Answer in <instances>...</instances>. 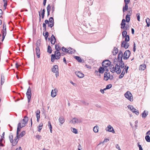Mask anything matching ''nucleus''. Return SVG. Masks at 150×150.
Masks as SVG:
<instances>
[{
  "mask_svg": "<svg viewBox=\"0 0 150 150\" xmlns=\"http://www.w3.org/2000/svg\"><path fill=\"white\" fill-rule=\"evenodd\" d=\"M25 131H23L20 134L18 135H17V138H20L23 137L24 135H25Z\"/></svg>",
  "mask_w": 150,
  "mask_h": 150,
  "instance_id": "nucleus-21",
  "label": "nucleus"
},
{
  "mask_svg": "<svg viewBox=\"0 0 150 150\" xmlns=\"http://www.w3.org/2000/svg\"><path fill=\"white\" fill-rule=\"evenodd\" d=\"M72 129L71 130L72 132L75 134H77L78 133L77 130L75 128H72Z\"/></svg>",
  "mask_w": 150,
  "mask_h": 150,
  "instance_id": "nucleus-42",
  "label": "nucleus"
},
{
  "mask_svg": "<svg viewBox=\"0 0 150 150\" xmlns=\"http://www.w3.org/2000/svg\"><path fill=\"white\" fill-rule=\"evenodd\" d=\"M127 4H125V6L123 7V11L124 12L125 11L127 10L128 9V6Z\"/></svg>",
  "mask_w": 150,
  "mask_h": 150,
  "instance_id": "nucleus-31",
  "label": "nucleus"
},
{
  "mask_svg": "<svg viewBox=\"0 0 150 150\" xmlns=\"http://www.w3.org/2000/svg\"><path fill=\"white\" fill-rule=\"evenodd\" d=\"M41 137V136L39 135H36V137L38 139H40V138Z\"/></svg>",
  "mask_w": 150,
  "mask_h": 150,
  "instance_id": "nucleus-61",
  "label": "nucleus"
},
{
  "mask_svg": "<svg viewBox=\"0 0 150 150\" xmlns=\"http://www.w3.org/2000/svg\"><path fill=\"white\" fill-rule=\"evenodd\" d=\"M146 22L147 23V27H149L150 25L149 24V22L150 21V19L148 18H147L146 19Z\"/></svg>",
  "mask_w": 150,
  "mask_h": 150,
  "instance_id": "nucleus-39",
  "label": "nucleus"
},
{
  "mask_svg": "<svg viewBox=\"0 0 150 150\" xmlns=\"http://www.w3.org/2000/svg\"><path fill=\"white\" fill-rule=\"evenodd\" d=\"M133 112L135 113L137 115H138L139 114V111L137 110H134V112Z\"/></svg>",
  "mask_w": 150,
  "mask_h": 150,
  "instance_id": "nucleus-55",
  "label": "nucleus"
},
{
  "mask_svg": "<svg viewBox=\"0 0 150 150\" xmlns=\"http://www.w3.org/2000/svg\"><path fill=\"white\" fill-rule=\"evenodd\" d=\"M51 7L50 6V4H48L47 6V12H50V11Z\"/></svg>",
  "mask_w": 150,
  "mask_h": 150,
  "instance_id": "nucleus-44",
  "label": "nucleus"
},
{
  "mask_svg": "<svg viewBox=\"0 0 150 150\" xmlns=\"http://www.w3.org/2000/svg\"><path fill=\"white\" fill-rule=\"evenodd\" d=\"M128 108L130 109L132 112H134V110H136V109H135L132 105H129L127 106Z\"/></svg>",
  "mask_w": 150,
  "mask_h": 150,
  "instance_id": "nucleus-25",
  "label": "nucleus"
},
{
  "mask_svg": "<svg viewBox=\"0 0 150 150\" xmlns=\"http://www.w3.org/2000/svg\"><path fill=\"white\" fill-rule=\"evenodd\" d=\"M26 95L28 100V102L29 103L30 102L31 97V91L30 86H29L27 89L26 93Z\"/></svg>",
  "mask_w": 150,
  "mask_h": 150,
  "instance_id": "nucleus-7",
  "label": "nucleus"
},
{
  "mask_svg": "<svg viewBox=\"0 0 150 150\" xmlns=\"http://www.w3.org/2000/svg\"><path fill=\"white\" fill-rule=\"evenodd\" d=\"M136 16L137 18V20L139 21H140V14L138 13L137 14Z\"/></svg>",
  "mask_w": 150,
  "mask_h": 150,
  "instance_id": "nucleus-52",
  "label": "nucleus"
},
{
  "mask_svg": "<svg viewBox=\"0 0 150 150\" xmlns=\"http://www.w3.org/2000/svg\"><path fill=\"white\" fill-rule=\"evenodd\" d=\"M145 139L147 142H150V137L148 135H147L145 136Z\"/></svg>",
  "mask_w": 150,
  "mask_h": 150,
  "instance_id": "nucleus-38",
  "label": "nucleus"
},
{
  "mask_svg": "<svg viewBox=\"0 0 150 150\" xmlns=\"http://www.w3.org/2000/svg\"><path fill=\"white\" fill-rule=\"evenodd\" d=\"M146 68V65L143 64L140 65L139 67V69L140 70H144Z\"/></svg>",
  "mask_w": 150,
  "mask_h": 150,
  "instance_id": "nucleus-24",
  "label": "nucleus"
},
{
  "mask_svg": "<svg viewBox=\"0 0 150 150\" xmlns=\"http://www.w3.org/2000/svg\"><path fill=\"white\" fill-rule=\"evenodd\" d=\"M28 117L26 116H25L24 119H23L22 120V122H26V123H27L28 121Z\"/></svg>",
  "mask_w": 150,
  "mask_h": 150,
  "instance_id": "nucleus-32",
  "label": "nucleus"
},
{
  "mask_svg": "<svg viewBox=\"0 0 150 150\" xmlns=\"http://www.w3.org/2000/svg\"><path fill=\"white\" fill-rule=\"evenodd\" d=\"M71 122L74 124L76 123H78L81 122V121L79 120L75 117L71 121Z\"/></svg>",
  "mask_w": 150,
  "mask_h": 150,
  "instance_id": "nucleus-16",
  "label": "nucleus"
},
{
  "mask_svg": "<svg viewBox=\"0 0 150 150\" xmlns=\"http://www.w3.org/2000/svg\"><path fill=\"white\" fill-rule=\"evenodd\" d=\"M56 89H55L54 90H52V91L51 92V96L53 98L54 97L57 95L56 91H57L56 90Z\"/></svg>",
  "mask_w": 150,
  "mask_h": 150,
  "instance_id": "nucleus-19",
  "label": "nucleus"
},
{
  "mask_svg": "<svg viewBox=\"0 0 150 150\" xmlns=\"http://www.w3.org/2000/svg\"><path fill=\"white\" fill-rule=\"evenodd\" d=\"M5 81L4 77V76L1 75V84L2 85Z\"/></svg>",
  "mask_w": 150,
  "mask_h": 150,
  "instance_id": "nucleus-36",
  "label": "nucleus"
},
{
  "mask_svg": "<svg viewBox=\"0 0 150 150\" xmlns=\"http://www.w3.org/2000/svg\"><path fill=\"white\" fill-rule=\"evenodd\" d=\"M44 36L46 37V38H47L49 36V33L48 32H46L45 33V35Z\"/></svg>",
  "mask_w": 150,
  "mask_h": 150,
  "instance_id": "nucleus-53",
  "label": "nucleus"
},
{
  "mask_svg": "<svg viewBox=\"0 0 150 150\" xmlns=\"http://www.w3.org/2000/svg\"><path fill=\"white\" fill-rule=\"evenodd\" d=\"M148 114V111L144 110L142 114V116L143 118L145 119L146 118Z\"/></svg>",
  "mask_w": 150,
  "mask_h": 150,
  "instance_id": "nucleus-17",
  "label": "nucleus"
},
{
  "mask_svg": "<svg viewBox=\"0 0 150 150\" xmlns=\"http://www.w3.org/2000/svg\"><path fill=\"white\" fill-rule=\"evenodd\" d=\"M93 130L95 133L98 132V127H97L96 126L94 127H93Z\"/></svg>",
  "mask_w": 150,
  "mask_h": 150,
  "instance_id": "nucleus-43",
  "label": "nucleus"
},
{
  "mask_svg": "<svg viewBox=\"0 0 150 150\" xmlns=\"http://www.w3.org/2000/svg\"><path fill=\"white\" fill-rule=\"evenodd\" d=\"M112 87V85L111 84H110L108 85H107L106 86V89H110Z\"/></svg>",
  "mask_w": 150,
  "mask_h": 150,
  "instance_id": "nucleus-49",
  "label": "nucleus"
},
{
  "mask_svg": "<svg viewBox=\"0 0 150 150\" xmlns=\"http://www.w3.org/2000/svg\"><path fill=\"white\" fill-rule=\"evenodd\" d=\"M52 71L54 73H58L59 71L58 66L57 65H54L52 68Z\"/></svg>",
  "mask_w": 150,
  "mask_h": 150,
  "instance_id": "nucleus-11",
  "label": "nucleus"
},
{
  "mask_svg": "<svg viewBox=\"0 0 150 150\" xmlns=\"http://www.w3.org/2000/svg\"><path fill=\"white\" fill-rule=\"evenodd\" d=\"M59 122L61 124H63L64 122V119L63 117L62 116L60 117L59 119Z\"/></svg>",
  "mask_w": 150,
  "mask_h": 150,
  "instance_id": "nucleus-27",
  "label": "nucleus"
},
{
  "mask_svg": "<svg viewBox=\"0 0 150 150\" xmlns=\"http://www.w3.org/2000/svg\"><path fill=\"white\" fill-rule=\"evenodd\" d=\"M74 58L76 59L78 62H83L84 61L82 62V59L79 57L77 56H75Z\"/></svg>",
  "mask_w": 150,
  "mask_h": 150,
  "instance_id": "nucleus-23",
  "label": "nucleus"
},
{
  "mask_svg": "<svg viewBox=\"0 0 150 150\" xmlns=\"http://www.w3.org/2000/svg\"><path fill=\"white\" fill-rule=\"evenodd\" d=\"M82 102L83 104H84L85 105H88L89 104V103H86L85 101H82Z\"/></svg>",
  "mask_w": 150,
  "mask_h": 150,
  "instance_id": "nucleus-57",
  "label": "nucleus"
},
{
  "mask_svg": "<svg viewBox=\"0 0 150 150\" xmlns=\"http://www.w3.org/2000/svg\"><path fill=\"white\" fill-rule=\"evenodd\" d=\"M119 64L120 65V66L117 64L115 65V68L113 67V71H114L118 74H120L121 72L120 67L121 68H123L125 66L124 64L123 63H120Z\"/></svg>",
  "mask_w": 150,
  "mask_h": 150,
  "instance_id": "nucleus-2",
  "label": "nucleus"
},
{
  "mask_svg": "<svg viewBox=\"0 0 150 150\" xmlns=\"http://www.w3.org/2000/svg\"><path fill=\"white\" fill-rule=\"evenodd\" d=\"M125 4H128L130 2V0H124Z\"/></svg>",
  "mask_w": 150,
  "mask_h": 150,
  "instance_id": "nucleus-63",
  "label": "nucleus"
},
{
  "mask_svg": "<svg viewBox=\"0 0 150 150\" xmlns=\"http://www.w3.org/2000/svg\"><path fill=\"white\" fill-rule=\"evenodd\" d=\"M109 139H104V141H103V142H102L101 143H100L98 145V146L100 144H101V143H103V142H108V141H109Z\"/></svg>",
  "mask_w": 150,
  "mask_h": 150,
  "instance_id": "nucleus-48",
  "label": "nucleus"
},
{
  "mask_svg": "<svg viewBox=\"0 0 150 150\" xmlns=\"http://www.w3.org/2000/svg\"><path fill=\"white\" fill-rule=\"evenodd\" d=\"M11 143H12V144L13 146H15L18 143L17 142H14V141L13 142Z\"/></svg>",
  "mask_w": 150,
  "mask_h": 150,
  "instance_id": "nucleus-58",
  "label": "nucleus"
},
{
  "mask_svg": "<svg viewBox=\"0 0 150 150\" xmlns=\"http://www.w3.org/2000/svg\"><path fill=\"white\" fill-rule=\"evenodd\" d=\"M36 116L40 115V111L39 110H37L36 112Z\"/></svg>",
  "mask_w": 150,
  "mask_h": 150,
  "instance_id": "nucleus-51",
  "label": "nucleus"
},
{
  "mask_svg": "<svg viewBox=\"0 0 150 150\" xmlns=\"http://www.w3.org/2000/svg\"><path fill=\"white\" fill-rule=\"evenodd\" d=\"M75 74L79 78H82L84 76V74L79 71H76Z\"/></svg>",
  "mask_w": 150,
  "mask_h": 150,
  "instance_id": "nucleus-12",
  "label": "nucleus"
},
{
  "mask_svg": "<svg viewBox=\"0 0 150 150\" xmlns=\"http://www.w3.org/2000/svg\"><path fill=\"white\" fill-rule=\"evenodd\" d=\"M110 75L109 73H108L107 72H106L104 74V78L106 81H107L108 79H110ZM110 79H112V78Z\"/></svg>",
  "mask_w": 150,
  "mask_h": 150,
  "instance_id": "nucleus-14",
  "label": "nucleus"
},
{
  "mask_svg": "<svg viewBox=\"0 0 150 150\" xmlns=\"http://www.w3.org/2000/svg\"><path fill=\"white\" fill-rule=\"evenodd\" d=\"M62 51L63 52H67V50H68L67 49V48H65L64 47H62Z\"/></svg>",
  "mask_w": 150,
  "mask_h": 150,
  "instance_id": "nucleus-50",
  "label": "nucleus"
},
{
  "mask_svg": "<svg viewBox=\"0 0 150 150\" xmlns=\"http://www.w3.org/2000/svg\"><path fill=\"white\" fill-rule=\"evenodd\" d=\"M52 50L50 46L48 45L47 49V52L49 54L52 52Z\"/></svg>",
  "mask_w": 150,
  "mask_h": 150,
  "instance_id": "nucleus-33",
  "label": "nucleus"
},
{
  "mask_svg": "<svg viewBox=\"0 0 150 150\" xmlns=\"http://www.w3.org/2000/svg\"><path fill=\"white\" fill-rule=\"evenodd\" d=\"M130 16H128L127 15L126 16V21L127 22H129L130 21Z\"/></svg>",
  "mask_w": 150,
  "mask_h": 150,
  "instance_id": "nucleus-41",
  "label": "nucleus"
},
{
  "mask_svg": "<svg viewBox=\"0 0 150 150\" xmlns=\"http://www.w3.org/2000/svg\"><path fill=\"white\" fill-rule=\"evenodd\" d=\"M111 62L108 60H104L102 63V66L105 67V71H108V67H109L110 65Z\"/></svg>",
  "mask_w": 150,
  "mask_h": 150,
  "instance_id": "nucleus-4",
  "label": "nucleus"
},
{
  "mask_svg": "<svg viewBox=\"0 0 150 150\" xmlns=\"http://www.w3.org/2000/svg\"><path fill=\"white\" fill-rule=\"evenodd\" d=\"M57 45H55V49L57 50L55 52L54 54L51 55V61L52 62H54L55 59H59L61 56V54L59 52L60 49L57 48Z\"/></svg>",
  "mask_w": 150,
  "mask_h": 150,
  "instance_id": "nucleus-1",
  "label": "nucleus"
},
{
  "mask_svg": "<svg viewBox=\"0 0 150 150\" xmlns=\"http://www.w3.org/2000/svg\"><path fill=\"white\" fill-rule=\"evenodd\" d=\"M116 147L117 149H118L119 150H121L120 148V146H119L117 144L116 145Z\"/></svg>",
  "mask_w": 150,
  "mask_h": 150,
  "instance_id": "nucleus-62",
  "label": "nucleus"
},
{
  "mask_svg": "<svg viewBox=\"0 0 150 150\" xmlns=\"http://www.w3.org/2000/svg\"><path fill=\"white\" fill-rule=\"evenodd\" d=\"M118 51L117 48L114 47L113 50V55H116L118 52Z\"/></svg>",
  "mask_w": 150,
  "mask_h": 150,
  "instance_id": "nucleus-30",
  "label": "nucleus"
},
{
  "mask_svg": "<svg viewBox=\"0 0 150 150\" xmlns=\"http://www.w3.org/2000/svg\"><path fill=\"white\" fill-rule=\"evenodd\" d=\"M9 138L10 142H13V136L12 133H11L10 135L9 136Z\"/></svg>",
  "mask_w": 150,
  "mask_h": 150,
  "instance_id": "nucleus-34",
  "label": "nucleus"
},
{
  "mask_svg": "<svg viewBox=\"0 0 150 150\" xmlns=\"http://www.w3.org/2000/svg\"><path fill=\"white\" fill-rule=\"evenodd\" d=\"M3 140V138H1L0 140V146H4V144H2V142Z\"/></svg>",
  "mask_w": 150,
  "mask_h": 150,
  "instance_id": "nucleus-46",
  "label": "nucleus"
},
{
  "mask_svg": "<svg viewBox=\"0 0 150 150\" xmlns=\"http://www.w3.org/2000/svg\"><path fill=\"white\" fill-rule=\"evenodd\" d=\"M129 40V37L128 36L125 38V40L123 41L121 44V47L125 48V49L128 48L129 47V43H127V42H128Z\"/></svg>",
  "mask_w": 150,
  "mask_h": 150,
  "instance_id": "nucleus-3",
  "label": "nucleus"
},
{
  "mask_svg": "<svg viewBox=\"0 0 150 150\" xmlns=\"http://www.w3.org/2000/svg\"><path fill=\"white\" fill-rule=\"evenodd\" d=\"M123 56L122 52L121 51L119 52L117 58V59L119 63H123L122 61V57Z\"/></svg>",
  "mask_w": 150,
  "mask_h": 150,
  "instance_id": "nucleus-9",
  "label": "nucleus"
},
{
  "mask_svg": "<svg viewBox=\"0 0 150 150\" xmlns=\"http://www.w3.org/2000/svg\"><path fill=\"white\" fill-rule=\"evenodd\" d=\"M112 127L110 125H109L106 128V130L109 132H112V129L111 130Z\"/></svg>",
  "mask_w": 150,
  "mask_h": 150,
  "instance_id": "nucleus-28",
  "label": "nucleus"
},
{
  "mask_svg": "<svg viewBox=\"0 0 150 150\" xmlns=\"http://www.w3.org/2000/svg\"><path fill=\"white\" fill-rule=\"evenodd\" d=\"M126 22V20L124 19H123L122 20V23H121V28H124V27H125V23Z\"/></svg>",
  "mask_w": 150,
  "mask_h": 150,
  "instance_id": "nucleus-26",
  "label": "nucleus"
},
{
  "mask_svg": "<svg viewBox=\"0 0 150 150\" xmlns=\"http://www.w3.org/2000/svg\"><path fill=\"white\" fill-rule=\"evenodd\" d=\"M3 13V11L1 9H0V18H1Z\"/></svg>",
  "mask_w": 150,
  "mask_h": 150,
  "instance_id": "nucleus-64",
  "label": "nucleus"
},
{
  "mask_svg": "<svg viewBox=\"0 0 150 150\" xmlns=\"http://www.w3.org/2000/svg\"><path fill=\"white\" fill-rule=\"evenodd\" d=\"M138 144V146L139 147V150H143V149L141 146V145H140L139 143H137Z\"/></svg>",
  "mask_w": 150,
  "mask_h": 150,
  "instance_id": "nucleus-56",
  "label": "nucleus"
},
{
  "mask_svg": "<svg viewBox=\"0 0 150 150\" xmlns=\"http://www.w3.org/2000/svg\"><path fill=\"white\" fill-rule=\"evenodd\" d=\"M88 3H90L89 5H91L93 4V2L91 0H87Z\"/></svg>",
  "mask_w": 150,
  "mask_h": 150,
  "instance_id": "nucleus-54",
  "label": "nucleus"
},
{
  "mask_svg": "<svg viewBox=\"0 0 150 150\" xmlns=\"http://www.w3.org/2000/svg\"><path fill=\"white\" fill-rule=\"evenodd\" d=\"M75 52H76L75 50H74V52H73V51H72L71 50L70 51L69 50H68L67 51V53H68L69 54H74V53H75Z\"/></svg>",
  "mask_w": 150,
  "mask_h": 150,
  "instance_id": "nucleus-45",
  "label": "nucleus"
},
{
  "mask_svg": "<svg viewBox=\"0 0 150 150\" xmlns=\"http://www.w3.org/2000/svg\"><path fill=\"white\" fill-rule=\"evenodd\" d=\"M129 68V67H127V68H124L123 69V71H122V73L119 76V78L120 79L122 78L123 76L125 74L126 72V73L127 72V70Z\"/></svg>",
  "mask_w": 150,
  "mask_h": 150,
  "instance_id": "nucleus-10",
  "label": "nucleus"
},
{
  "mask_svg": "<svg viewBox=\"0 0 150 150\" xmlns=\"http://www.w3.org/2000/svg\"><path fill=\"white\" fill-rule=\"evenodd\" d=\"M45 22V24L48 25V26L49 27L51 28L54 25V19L52 17L50 18L49 21L48 20H46Z\"/></svg>",
  "mask_w": 150,
  "mask_h": 150,
  "instance_id": "nucleus-5",
  "label": "nucleus"
},
{
  "mask_svg": "<svg viewBox=\"0 0 150 150\" xmlns=\"http://www.w3.org/2000/svg\"><path fill=\"white\" fill-rule=\"evenodd\" d=\"M40 45V41L39 40H38L36 42V46H37V45H38V47Z\"/></svg>",
  "mask_w": 150,
  "mask_h": 150,
  "instance_id": "nucleus-59",
  "label": "nucleus"
},
{
  "mask_svg": "<svg viewBox=\"0 0 150 150\" xmlns=\"http://www.w3.org/2000/svg\"><path fill=\"white\" fill-rule=\"evenodd\" d=\"M130 54V52L129 50H127L124 52L123 55V58L124 59H128Z\"/></svg>",
  "mask_w": 150,
  "mask_h": 150,
  "instance_id": "nucleus-8",
  "label": "nucleus"
},
{
  "mask_svg": "<svg viewBox=\"0 0 150 150\" xmlns=\"http://www.w3.org/2000/svg\"><path fill=\"white\" fill-rule=\"evenodd\" d=\"M127 15L130 16L132 13V11L131 8H129L127 10Z\"/></svg>",
  "mask_w": 150,
  "mask_h": 150,
  "instance_id": "nucleus-35",
  "label": "nucleus"
},
{
  "mask_svg": "<svg viewBox=\"0 0 150 150\" xmlns=\"http://www.w3.org/2000/svg\"><path fill=\"white\" fill-rule=\"evenodd\" d=\"M122 38H127L128 36H129L128 35H127V32L126 30L123 31L122 32Z\"/></svg>",
  "mask_w": 150,
  "mask_h": 150,
  "instance_id": "nucleus-22",
  "label": "nucleus"
},
{
  "mask_svg": "<svg viewBox=\"0 0 150 150\" xmlns=\"http://www.w3.org/2000/svg\"><path fill=\"white\" fill-rule=\"evenodd\" d=\"M51 10H52V14L53 15V13L54 11L55 10V7L54 5H53L52 6H51Z\"/></svg>",
  "mask_w": 150,
  "mask_h": 150,
  "instance_id": "nucleus-40",
  "label": "nucleus"
},
{
  "mask_svg": "<svg viewBox=\"0 0 150 150\" xmlns=\"http://www.w3.org/2000/svg\"><path fill=\"white\" fill-rule=\"evenodd\" d=\"M125 97L131 102L133 101V97L130 92L127 91L125 94Z\"/></svg>",
  "mask_w": 150,
  "mask_h": 150,
  "instance_id": "nucleus-6",
  "label": "nucleus"
},
{
  "mask_svg": "<svg viewBox=\"0 0 150 150\" xmlns=\"http://www.w3.org/2000/svg\"><path fill=\"white\" fill-rule=\"evenodd\" d=\"M105 68L100 67L98 69V71L99 73L103 74L104 73L105 71Z\"/></svg>",
  "mask_w": 150,
  "mask_h": 150,
  "instance_id": "nucleus-20",
  "label": "nucleus"
},
{
  "mask_svg": "<svg viewBox=\"0 0 150 150\" xmlns=\"http://www.w3.org/2000/svg\"><path fill=\"white\" fill-rule=\"evenodd\" d=\"M6 29H3L1 31V33L2 34V37L1 40L2 41H3L6 35Z\"/></svg>",
  "mask_w": 150,
  "mask_h": 150,
  "instance_id": "nucleus-13",
  "label": "nucleus"
},
{
  "mask_svg": "<svg viewBox=\"0 0 150 150\" xmlns=\"http://www.w3.org/2000/svg\"><path fill=\"white\" fill-rule=\"evenodd\" d=\"M43 126V123L41 122L40 123L38 126V131L39 132L41 131V129H42Z\"/></svg>",
  "mask_w": 150,
  "mask_h": 150,
  "instance_id": "nucleus-29",
  "label": "nucleus"
},
{
  "mask_svg": "<svg viewBox=\"0 0 150 150\" xmlns=\"http://www.w3.org/2000/svg\"><path fill=\"white\" fill-rule=\"evenodd\" d=\"M22 128L21 126V123H19L18 124L16 135H18L19 134V132L20 131L21 128Z\"/></svg>",
  "mask_w": 150,
  "mask_h": 150,
  "instance_id": "nucleus-18",
  "label": "nucleus"
},
{
  "mask_svg": "<svg viewBox=\"0 0 150 150\" xmlns=\"http://www.w3.org/2000/svg\"><path fill=\"white\" fill-rule=\"evenodd\" d=\"M4 2V6L5 8H6L7 5V1H5Z\"/></svg>",
  "mask_w": 150,
  "mask_h": 150,
  "instance_id": "nucleus-60",
  "label": "nucleus"
},
{
  "mask_svg": "<svg viewBox=\"0 0 150 150\" xmlns=\"http://www.w3.org/2000/svg\"><path fill=\"white\" fill-rule=\"evenodd\" d=\"M20 123H21V126L22 127H25L26 126L27 124V123H26V122H22V120L21 121V122Z\"/></svg>",
  "mask_w": 150,
  "mask_h": 150,
  "instance_id": "nucleus-37",
  "label": "nucleus"
},
{
  "mask_svg": "<svg viewBox=\"0 0 150 150\" xmlns=\"http://www.w3.org/2000/svg\"><path fill=\"white\" fill-rule=\"evenodd\" d=\"M36 54L38 58L40 57V49L38 45H37V47L36 48Z\"/></svg>",
  "mask_w": 150,
  "mask_h": 150,
  "instance_id": "nucleus-15",
  "label": "nucleus"
},
{
  "mask_svg": "<svg viewBox=\"0 0 150 150\" xmlns=\"http://www.w3.org/2000/svg\"><path fill=\"white\" fill-rule=\"evenodd\" d=\"M53 40H53V38H51L50 42H51V43L53 45H54L55 44V42L56 41V39H54V42H53Z\"/></svg>",
  "mask_w": 150,
  "mask_h": 150,
  "instance_id": "nucleus-47",
  "label": "nucleus"
}]
</instances>
